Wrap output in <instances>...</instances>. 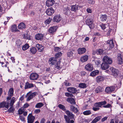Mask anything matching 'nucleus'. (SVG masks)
I'll return each instance as SVG.
<instances>
[{"label":"nucleus","instance_id":"obj_43","mask_svg":"<svg viewBox=\"0 0 123 123\" xmlns=\"http://www.w3.org/2000/svg\"><path fill=\"white\" fill-rule=\"evenodd\" d=\"M29 47V44H26L22 46V49L23 50H25L28 49Z\"/></svg>","mask_w":123,"mask_h":123},{"label":"nucleus","instance_id":"obj_13","mask_svg":"<svg viewBox=\"0 0 123 123\" xmlns=\"http://www.w3.org/2000/svg\"><path fill=\"white\" fill-rule=\"evenodd\" d=\"M54 12V10L51 7L48 9L46 10V12L47 15L51 16Z\"/></svg>","mask_w":123,"mask_h":123},{"label":"nucleus","instance_id":"obj_44","mask_svg":"<svg viewBox=\"0 0 123 123\" xmlns=\"http://www.w3.org/2000/svg\"><path fill=\"white\" fill-rule=\"evenodd\" d=\"M15 98L14 97H13L12 98V99L11 100L10 103H9V105H10L11 106H13V104L15 102Z\"/></svg>","mask_w":123,"mask_h":123},{"label":"nucleus","instance_id":"obj_62","mask_svg":"<svg viewBox=\"0 0 123 123\" xmlns=\"http://www.w3.org/2000/svg\"><path fill=\"white\" fill-rule=\"evenodd\" d=\"M111 106V105L110 104H108L104 106L103 107L105 108H110Z\"/></svg>","mask_w":123,"mask_h":123},{"label":"nucleus","instance_id":"obj_18","mask_svg":"<svg viewBox=\"0 0 123 123\" xmlns=\"http://www.w3.org/2000/svg\"><path fill=\"white\" fill-rule=\"evenodd\" d=\"M117 56L118 63L119 64H121L123 63L122 56L120 53L118 54Z\"/></svg>","mask_w":123,"mask_h":123},{"label":"nucleus","instance_id":"obj_56","mask_svg":"<svg viewBox=\"0 0 123 123\" xmlns=\"http://www.w3.org/2000/svg\"><path fill=\"white\" fill-rule=\"evenodd\" d=\"M61 50V48L58 47H55L54 48V51L55 52H58L60 51Z\"/></svg>","mask_w":123,"mask_h":123},{"label":"nucleus","instance_id":"obj_5","mask_svg":"<svg viewBox=\"0 0 123 123\" xmlns=\"http://www.w3.org/2000/svg\"><path fill=\"white\" fill-rule=\"evenodd\" d=\"M107 44L109 47V50H111L114 47V44L113 40H108L107 41Z\"/></svg>","mask_w":123,"mask_h":123},{"label":"nucleus","instance_id":"obj_52","mask_svg":"<svg viewBox=\"0 0 123 123\" xmlns=\"http://www.w3.org/2000/svg\"><path fill=\"white\" fill-rule=\"evenodd\" d=\"M101 62L99 59H97L95 61V63L96 65L98 66L101 64Z\"/></svg>","mask_w":123,"mask_h":123},{"label":"nucleus","instance_id":"obj_61","mask_svg":"<svg viewBox=\"0 0 123 123\" xmlns=\"http://www.w3.org/2000/svg\"><path fill=\"white\" fill-rule=\"evenodd\" d=\"M19 117L20 119L21 120L23 121H25V118L22 115H20L19 116Z\"/></svg>","mask_w":123,"mask_h":123},{"label":"nucleus","instance_id":"obj_42","mask_svg":"<svg viewBox=\"0 0 123 123\" xmlns=\"http://www.w3.org/2000/svg\"><path fill=\"white\" fill-rule=\"evenodd\" d=\"M44 105L43 104L42 102H40L37 104L35 106V107L37 108H40Z\"/></svg>","mask_w":123,"mask_h":123},{"label":"nucleus","instance_id":"obj_29","mask_svg":"<svg viewBox=\"0 0 123 123\" xmlns=\"http://www.w3.org/2000/svg\"><path fill=\"white\" fill-rule=\"evenodd\" d=\"M18 27L19 29L22 30L26 28V26L25 24L23 23H20L18 25Z\"/></svg>","mask_w":123,"mask_h":123},{"label":"nucleus","instance_id":"obj_50","mask_svg":"<svg viewBox=\"0 0 123 123\" xmlns=\"http://www.w3.org/2000/svg\"><path fill=\"white\" fill-rule=\"evenodd\" d=\"M25 110L24 109H22L21 108H20L18 110V114L20 115L23 113Z\"/></svg>","mask_w":123,"mask_h":123},{"label":"nucleus","instance_id":"obj_54","mask_svg":"<svg viewBox=\"0 0 123 123\" xmlns=\"http://www.w3.org/2000/svg\"><path fill=\"white\" fill-rule=\"evenodd\" d=\"M94 106L96 107H101L100 102L95 103L94 104Z\"/></svg>","mask_w":123,"mask_h":123},{"label":"nucleus","instance_id":"obj_60","mask_svg":"<svg viewBox=\"0 0 123 123\" xmlns=\"http://www.w3.org/2000/svg\"><path fill=\"white\" fill-rule=\"evenodd\" d=\"M105 25L104 24H102L100 25L101 28L103 30H104L106 28Z\"/></svg>","mask_w":123,"mask_h":123},{"label":"nucleus","instance_id":"obj_14","mask_svg":"<svg viewBox=\"0 0 123 123\" xmlns=\"http://www.w3.org/2000/svg\"><path fill=\"white\" fill-rule=\"evenodd\" d=\"M115 86H114L107 87L105 89V92H112L115 90Z\"/></svg>","mask_w":123,"mask_h":123},{"label":"nucleus","instance_id":"obj_41","mask_svg":"<svg viewBox=\"0 0 123 123\" xmlns=\"http://www.w3.org/2000/svg\"><path fill=\"white\" fill-rule=\"evenodd\" d=\"M58 107L63 111H65L66 110L65 107L64 105L62 104H60L59 105Z\"/></svg>","mask_w":123,"mask_h":123},{"label":"nucleus","instance_id":"obj_58","mask_svg":"<svg viewBox=\"0 0 123 123\" xmlns=\"http://www.w3.org/2000/svg\"><path fill=\"white\" fill-rule=\"evenodd\" d=\"M30 105L29 104L26 103L24 104L23 106V107L24 108H27Z\"/></svg>","mask_w":123,"mask_h":123},{"label":"nucleus","instance_id":"obj_47","mask_svg":"<svg viewBox=\"0 0 123 123\" xmlns=\"http://www.w3.org/2000/svg\"><path fill=\"white\" fill-rule=\"evenodd\" d=\"M104 52V50H103L99 49L97 50V53L98 54L101 55Z\"/></svg>","mask_w":123,"mask_h":123},{"label":"nucleus","instance_id":"obj_2","mask_svg":"<svg viewBox=\"0 0 123 123\" xmlns=\"http://www.w3.org/2000/svg\"><path fill=\"white\" fill-rule=\"evenodd\" d=\"M57 27L56 26H54L50 27L48 30V33L50 35L54 34L56 31Z\"/></svg>","mask_w":123,"mask_h":123},{"label":"nucleus","instance_id":"obj_19","mask_svg":"<svg viewBox=\"0 0 123 123\" xmlns=\"http://www.w3.org/2000/svg\"><path fill=\"white\" fill-rule=\"evenodd\" d=\"M86 49L85 48H79L77 50L78 53L79 54L84 53L86 52Z\"/></svg>","mask_w":123,"mask_h":123},{"label":"nucleus","instance_id":"obj_38","mask_svg":"<svg viewBox=\"0 0 123 123\" xmlns=\"http://www.w3.org/2000/svg\"><path fill=\"white\" fill-rule=\"evenodd\" d=\"M64 12L65 14L68 15L70 13V11L69 8L67 7L66 8H65L64 10Z\"/></svg>","mask_w":123,"mask_h":123},{"label":"nucleus","instance_id":"obj_15","mask_svg":"<svg viewBox=\"0 0 123 123\" xmlns=\"http://www.w3.org/2000/svg\"><path fill=\"white\" fill-rule=\"evenodd\" d=\"M44 36V35L42 34L38 33L35 35V38L37 40L41 41L43 40Z\"/></svg>","mask_w":123,"mask_h":123},{"label":"nucleus","instance_id":"obj_51","mask_svg":"<svg viewBox=\"0 0 123 123\" xmlns=\"http://www.w3.org/2000/svg\"><path fill=\"white\" fill-rule=\"evenodd\" d=\"M73 53L72 51L68 52L67 53V55L68 57H70L73 56Z\"/></svg>","mask_w":123,"mask_h":123},{"label":"nucleus","instance_id":"obj_48","mask_svg":"<svg viewBox=\"0 0 123 123\" xmlns=\"http://www.w3.org/2000/svg\"><path fill=\"white\" fill-rule=\"evenodd\" d=\"M83 114L85 115H89L91 114V112L89 110H86L83 112Z\"/></svg>","mask_w":123,"mask_h":123},{"label":"nucleus","instance_id":"obj_63","mask_svg":"<svg viewBox=\"0 0 123 123\" xmlns=\"http://www.w3.org/2000/svg\"><path fill=\"white\" fill-rule=\"evenodd\" d=\"M64 83L65 86H69L71 85V84L70 83L66 81L64 82Z\"/></svg>","mask_w":123,"mask_h":123},{"label":"nucleus","instance_id":"obj_28","mask_svg":"<svg viewBox=\"0 0 123 123\" xmlns=\"http://www.w3.org/2000/svg\"><path fill=\"white\" fill-rule=\"evenodd\" d=\"M88 58V56L87 55H85L81 57L80 60L81 62H84L87 61Z\"/></svg>","mask_w":123,"mask_h":123},{"label":"nucleus","instance_id":"obj_6","mask_svg":"<svg viewBox=\"0 0 123 123\" xmlns=\"http://www.w3.org/2000/svg\"><path fill=\"white\" fill-rule=\"evenodd\" d=\"M35 119V117L32 116V114H30L27 117L28 123H33Z\"/></svg>","mask_w":123,"mask_h":123},{"label":"nucleus","instance_id":"obj_37","mask_svg":"<svg viewBox=\"0 0 123 123\" xmlns=\"http://www.w3.org/2000/svg\"><path fill=\"white\" fill-rule=\"evenodd\" d=\"M107 16L105 14L104 15H102L100 18L101 21H106L107 19Z\"/></svg>","mask_w":123,"mask_h":123},{"label":"nucleus","instance_id":"obj_45","mask_svg":"<svg viewBox=\"0 0 123 123\" xmlns=\"http://www.w3.org/2000/svg\"><path fill=\"white\" fill-rule=\"evenodd\" d=\"M1 61H0V63H1V64L2 66V67H7V65L9 64V63L7 61H6V64L5 65H3V64H4V62H1Z\"/></svg>","mask_w":123,"mask_h":123},{"label":"nucleus","instance_id":"obj_27","mask_svg":"<svg viewBox=\"0 0 123 123\" xmlns=\"http://www.w3.org/2000/svg\"><path fill=\"white\" fill-rule=\"evenodd\" d=\"M67 91L69 92H76L77 90L76 88L74 87H70L67 88Z\"/></svg>","mask_w":123,"mask_h":123},{"label":"nucleus","instance_id":"obj_16","mask_svg":"<svg viewBox=\"0 0 123 123\" xmlns=\"http://www.w3.org/2000/svg\"><path fill=\"white\" fill-rule=\"evenodd\" d=\"M55 3L54 0H47L46 2V5L48 6H52Z\"/></svg>","mask_w":123,"mask_h":123},{"label":"nucleus","instance_id":"obj_17","mask_svg":"<svg viewBox=\"0 0 123 123\" xmlns=\"http://www.w3.org/2000/svg\"><path fill=\"white\" fill-rule=\"evenodd\" d=\"M65 113L67 115V116L69 118L71 119H73L74 118V115L71 112L67 110L65 111Z\"/></svg>","mask_w":123,"mask_h":123},{"label":"nucleus","instance_id":"obj_7","mask_svg":"<svg viewBox=\"0 0 123 123\" xmlns=\"http://www.w3.org/2000/svg\"><path fill=\"white\" fill-rule=\"evenodd\" d=\"M103 60L104 62L108 64H111L112 63L111 59L107 56L104 57Z\"/></svg>","mask_w":123,"mask_h":123},{"label":"nucleus","instance_id":"obj_35","mask_svg":"<svg viewBox=\"0 0 123 123\" xmlns=\"http://www.w3.org/2000/svg\"><path fill=\"white\" fill-rule=\"evenodd\" d=\"M114 28L112 26L110 27L108 30L107 32V35L108 36H109L111 34V32H113Z\"/></svg>","mask_w":123,"mask_h":123},{"label":"nucleus","instance_id":"obj_39","mask_svg":"<svg viewBox=\"0 0 123 123\" xmlns=\"http://www.w3.org/2000/svg\"><path fill=\"white\" fill-rule=\"evenodd\" d=\"M79 86L81 88H84L87 87V85L85 83H81L79 84Z\"/></svg>","mask_w":123,"mask_h":123},{"label":"nucleus","instance_id":"obj_21","mask_svg":"<svg viewBox=\"0 0 123 123\" xmlns=\"http://www.w3.org/2000/svg\"><path fill=\"white\" fill-rule=\"evenodd\" d=\"M99 73V71L98 70L93 71L90 73V76L92 77H94L98 74Z\"/></svg>","mask_w":123,"mask_h":123},{"label":"nucleus","instance_id":"obj_10","mask_svg":"<svg viewBox=\"0 0 123 123\" xmlns=\"http://www.w3.org/2000/svg\"><path fill=\"white\" fill-rule=\"evenodd\" d=\"M61 19L62 18L60 15H56L54 17L53 21V22L58 23Z\"/></svg>","mask_w":123,"mask_h":123},{"label":"nucleus","instance_id":"obj_11","mask_svg":"<svg viewBox=\"0 0 123 123\" xmlns=\"http://www.w3.org/2000/svg\"><path fill=\"white\" fill-rule=\"evenodd\" d=\"M9 103V102H7L6 103L5 102H3L0 103V108H4L5 107L7 109H8Z\"/></svg>","mask_w":123,"mask_h":123},{"label":"nucleus","instance_id":"obj_57","mask_svg":"<svg viewBox=\"0 0 123 123\" xmlns=\"http://www.w3.org/2000/svg\"><path fill=\"white\" fill-rule=\"evenodd\" d=\"M100 104H101V106H102V105H105L106 103V102L105 101H101V102H100Z\"/></svg>","mask_w":123,"mask_h":123},{"label":"nucleus","instance_id":"obj_64","mask_svg":"<svg viewBox=\"0 0 123 123\" xmlns=\"http://www.w3.org/2000/svg\"><path fill=\"white\" fill-rule=\"evenodd\" d=\"M100 109L99 108H97L96 107H93L92 108L93 110L94 111H96Z\"/></svg>","mask_w":123,"mask_h":123},{"label":"nucleus","instance_id":"obj_55","mask_svg":"<svg viewBox=\"0 0 123 123\" xmlns=\"http://www.w3.org/2000/svg\"><path fill=\"white\" fill-rule=\"evenodd\" d=\"M65 95L67 97H73V95L69 93H65Z\"/></svg>","mask_w":123,"mask_h":123},{"label":"nucleus","instance_id":"obj_33","mask_svg":"<svg viewBox=\"0 0 123 123\" xmlns=\"http://www.w3.org/2000/svg\"><path fill=\"white\" fill-rule=\"evenodd\" d=\"M102 118L101 116L96 117L92 121V123H95L99 121Z\"/></svg>","mask_w":123,"mask_h":123},{"label":"nucleus","instance_id":"obj_46","mask_svg":"<svg viewBox=\"0 0 123 123\" xmlns=\"http://www.w3.org/2000/svg\"><path fill=\"white\" fill-rule=\"evenodd\" d=\"M62 53L61 52H58L55 54V58L56 59L58 57H61L62 55Z\"/></svg>","mask_w":123,"mask_h":123},{"label":"nucleus","instance_id":"obj_49","mask_svg":"<svg viewBox=\"0 0 123 123\" xmlns=\"http://www.w3.org/2000/svg\"><path fill=\"white\" fill-rule=\"evenodd\" d=\"M22 43V42L19 40H18L16 41V44L17 46H19L21 45Z\"/></svg>","mask_w":123,"mask_h":123},{"label":"nucleus","instance_id":"obj_32","mask_svg":"<svg viewBox=\"0 0 123 123\" xmlns=\"http://www.w3.org/2000/svg\"><path fill=\"white\" fill-rule=\"evenodd\" d=\"M37 51L35 47H31L30 48V52L32 54H35Z\"/></svg>","mask_w":123,"mask_h":123},{"label":"nucleus","instance_id":"obj_23","mask_svg":"<svg viewBox=\"0 0 123 123\" xmlns=\"http://www.w3.org/2000/svg\"><path fill=\"white\" fill-rule=\"evenodd\" d=\"M67 101L71 104L75 105L76 103L74 99L72 98H67Z\"/></svg>","mask_w":123,"mask_h":123},{"label":"nucleus","instance_id":"obj_24","mask_svg":"<svg viewBox=\"0 0 123 123\" xmlns=\"http://www.w3.org/2000/svg\"><path fill=\"white\" fill-rule=\"evenodd\" d=\"M34 87V84L32 83H30L28 82H26L25 86V89L29 88Z\"/></svg>","mask_w":123,"mask_h":123},{"label":"nucleus","instance_id":"obj_4","mask_svg":"<svg viewBox=\"0 0 123 123\" xmlns=\"http://www.w3.org/2000/svg\"><path fill=\"white\" fill-rule=\"evenodd\" d=\"M39 75L36 73H33L30 75L29 78L31 80H37L38 78Z\"/></svg>","mask_w":123,"mask_h":123},{"label":"nucleus","instance_id":"obj_40","mask_svg":"<svg viewBox=\"0 0 123 123\" xmlns=\"http://www.w3.org/2000/svg\"><path fill=\"white\" fill-rule=\"evenodd\" d=\"M13 95V93H8V96L7 97V102H9V100L11 99L12 96Z\"/></svg>","mask_w":123,"mask_h":123},{"label":"nucleus","instance_id":"obj_1","mask_svg":"<svg viewBox=\"0 0 123 123\" xmlns=\"http://www.w3.org/2000/svg\"><path fill=\"white\" fill-rule=\"evenodd\" d=\"M110 70L112 75L114 77H116L118 76L119 73L118 70L113 67L110 68Z\"/></svg>","mask_w":123,"mask_h":123},{"label":"nucleus","instance_id":"obj_20","mask_svg":"<svg viewBox=\"0 0 123 123\" xmlns=\"http://www.w3.org/2000/svg\"><path fill=\"white\" fill-rule=\"evenodd\" d=\"M57 60L55 58H51L49 59V62L51 65L54 64L56 62Z\"/></svg>","mask_w":123,"mask_h":123},{"label":"nucleus","instance_id":"obj_30","mask_svg":"<svg viewBox=\"0 0 123 123\" xmlns=\"http://www.w3.org/2000/svg\"><path fill=\"white\" fill-rule=\"evenodd\" d=\"M36 47L38 49V50L39 52H41L43 51L44 47L42 45L39 44L37 45Z\"/></svg>","mask_w":123,"mask_h":123},{"label":"nucleus","instance_id":"obj_34","mask_svg":"<svg viewBox=\"0 0 123 123\" xmlns=\"http://www.w3.org/2000/svg\"><path fill=\"white\" fill-rule=\"evenodd\" d=\"M70 110L74 112L75 113H76L78 111V110L77 108H76L73 105H71L70 106Z\"/></svg>","mask_w":123,"mask_h":123},{"label":"nucleus","instance_id":"obj_26","mask_svg":"<svg viewBox=\"0 0 123 123\" xmlns=\"http://www.w3.org/2000/svg\"><path fill=\"white\" fill-rule=\"evenodd\" d=\"M96 81L97 83H99L101 81H103L104 80V78L101 76H97L96 78Z\"/></svg>","mask_w":123,"mask_h":123},{"label":"nucleus","instance_id":"obj_31","mask_svg":"<svg viewBox=\"0 0 123 123\" xmlns=\"http://www.w3.org/2000/svg\"><path fill=\"white\" fill-rule=\"evenodd\" d=\"M64 118L65 119V120L66 122L67 123H74V121L73 120H70V119L69 117L67 115H64Z\"/></svg>","mask_w":123,"mask_h":123},{"label":"nucleus","instance_id":"obj_53","mask_svg":"<svg viewBox=\"0 0 123 123\" xmlns=\"http://www.w3.org/2000/svg\"><path fill=\"white\" fill-rule=\"evenodd\" d=\"M52 18H49L48 19L46 20L45 21V22L46 24H49L52 20Z\"/></svg>","mask_w":123,"mask_h":123},{"label":"nucleus","instance_id":"obj_59","mask_svg":"<svg viewBox=\"0 0 123 123\" xmlns=\"http://www.w3.org/2000/svg\"><path fill=\"white\" fill-rule=\"evenodd\" d=\"M13 106H11L8 110V111L10 113L12 112L13 111V109L12 108Z\"/></svg>","mask_w":123,"mask_h":123},{"label":"nucleus","instance_id":"obj_36","mask_svg":"<svg viewBox=\"0 0 123 123\" xmlns=\"http://www.w3.org/2000/svg\"><path fill=\"white\" fill-rule=\"evenodd\" d=\"M104 90V89L100 86H98L95 90L96 92H102Z\"/></svg>","mask_w":123,"mask_h":123},{"label":"nucleus","instance_id":"obj_9","mask_svg":"<svg viewBox=\"0 0 123 123\" xmlns=\"http://www.w3.org/2000/svg\"><path fill=\"white\" fill-rule=\"evenodd\" d=\"M31 93H27V94L26 96L27 95H29L26 99V101H29L31 99H32L33 98V97H34L36 96V94H37V93H32L31 94H30Z\"/></svg>","mask_w":123,"mask_h":123},{"label":"nucleus","instance_id":"obj_25","mask_svg":"<svg viewBox=\"0 0 123 123\" xmlns=\"http://www.w3.org/2000/svg\"><path fill=\"white\" fill-rule=\"evenodd\" d=\"M11 30L12 32H15L19 31L17 29V25H14L12 26L11 28Z\"/></svg>","mask_w":123,"mask_h":123},{"label":"nucleus","instance_id":"obj_22","mask_svg":"<svg viewBox=\"0 0 123 123\" xmlns=\"http://www.w3.org/2000/svg\"><path fill=\"white\" fill-rule=\"evenodd\" d=\"M109 67V65L106 63L104 62L102 63L101 66V67L102 69L105 70L107 69Z\"/></svg>","mask_w":123,"mask_h":123},{"label":"nucleus","instance_id":"obj_8","mask_svg":"<svg viewBox=\"0 0 123 123\" xmlns=\"http://www.w3.org/2000/svg\"><path fill=\"white\" fill-rule=\"evenodd\" d=\"M86 70L89 72H91L93 70V67L92 64L91 63L87 64L85 67Z\"/></svg>","mask_w":123,"mask_h":123},{"label":"nucleus","instance_id":"obj_12","mask_svg":"<svg viewBox=\"0 0 123 123\" xmlns=\"http://www.w3.org/2000/svg\"><path fill=\"white\" fill-rule=\"evenodd\" d=\"M81 8L82 7L79 5H73L71 7V10L72 11L76 12L78 10V8Z\"/></svg>","mask_w":123,"mask_h":123},{"label":"nucleus","instance_id":"obj_3","mask_svg":"<svg viewBox=\"0 0 123 123\" xmlns=\"http://www.w3.org/2000/svg\"><path fill=\"white\" fill-rule=\"evenodd\" d=\"M86 23L88 26L91 29L94 27V25L93 23L92 19L91 18H88L86 21Z\"/></svg>","mask_w":123,"mask_h":123}]
</instances>
